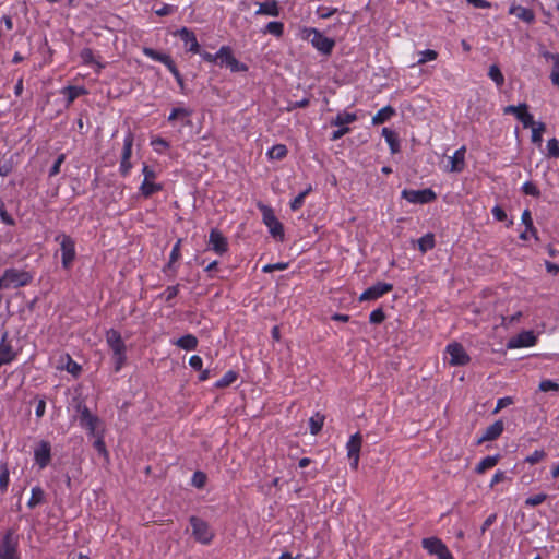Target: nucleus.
Instances as JSON below:
<instances>
[{
    "label": "nucleus",
    "mask_w": 559,
    "mask_h": 559,
    "mask_svg": "<svg viewBox=\"0 0 559 559\" xmlns=\"http://www.w3.org/2000/svg\"><path fill=\"white\" fill-rule=\"evenodd\" d=\"M385 320V313L382 308H377L369 314V321L372 324H380Z\"/></svg>",
    "instance_id": "nucleus-55"
},
{
    "label": "nucleus",
    "mask_w": 559,
    "mask_h": 559,
    "mask_svg": "<svg viewBox=\"0 0 559 559\" xmlns=\"http://www.w3.org/2000/svg\"><path fill=\"white\" fill-rule=\"evenodd\" d=\"M337 12V9L336 8H329V7H324V5H320L318 7L317 9V14L320 19H329L331 17L332 15H334L335 13Z\"/></svg>",
    "instance_id": "nucleus-60"
},
{
    "label": "nucleus",
    "mask_w": 559,
    "mask_h": 559,
    "mask_svg": "<svg viewBox=\"0 0 559 559\" xmlns=\"http://www.w3.org/2000/svg\"><path fill=\"white\" fill-rule=\"evenodd\" d=\"M509 14L516 16L519 20L532 24L535 22V13L532 9L512 4L509 8Z\"/></svg>",
    "instance_id": "nucleus-23"
},
{
    "label": "nucleus",
    "mask_w": 559,
    "mask_h": 559,
    "mask_svg": "<svg viewBox=\"0 0 559 559\" xmlns=\"http://www.w3.org/2000/svg\"><path fill=\"white\" fill-rule=\"evenodd\" d=\"M302 38L310 39L311 45L323 56H330L335 47L333 38L324 36L319 29L313 27H305L302 29Z\"/></svg>",
    "instance_id": "nucleus-2"
},
{
    "label": "nucleus",
    "mask_w": 559,
    "mask_h": 559,
    "mask_svg": "<svg viewBox=\"0 0 559 559\" xmlns=\"http://www.w3.org/2000/svg\"><path fill=\"white\" fill-rule=\"evenodd\" d=\"M544 58L552 61V69L550 72L551 83L559 88V53L546 51L543 53Z\"/></svg>",
    "instance_id": "nucleus-29"
},
{
    "label": "nucleus",
    "mask_w": 559,
    "mask_h": 559,
    "mask_svg": "<svg viewBox=\"0 0 559 559\" xmlns=\"http://www.w3.org/2000/svg\"><path fill=\"white\" fill-rule=\"evenodd\" d=\"M142 52L147 58L165 64L167 69H169L171 66L175 64L173 58L169 55L160 52V51H157V50H155L153 48L144 47L142 49Z\"/></svg>",
    "instance_id": "nucleus-24"
},
{
    "label": "nucleus",
    "mask_w": 559,
    "mask_h": 559,
    "mask_svg": "<svg viewBox=\"0 0 559 559\" xmlns=\"http://www.w3.org/2000/svg\"><path fill=\"white\" fill-rule=\"evenodd\" d=\"M227 68L236 73V72H247L249 70L248 66L246 63L240 62L236 57L234 56L231 60L228 62Z\"/></svg>",
    "instance_id": "nucleus-51"
},
{
    "label": "nucleus",
    "mask_w": 559,
    "mask_h": 559,
    "mask_svg": "<svg viewBox=\"0 0 559 559\" xmlns=\"http://www.w3.org/2000/svg\"><path fill=\"white\" fill-rule=\"evenodd\" d=\"M532 142L540 144L543 141V132L545 131V123L538 122L532 127Z\"/></svg>",
    "instance_id": "nucleus-48"
},
{
    "label": "nucleus",
    "mask_w": 559,
    "mask_h": 559,
    "mask_svg": "<svg viewBox=\"0 0 559 559\" xmlns=\"http://www.w3.org/2000/svg\"><path fill=\"white\" fill-rule=\"evenodd\" d=\"M281 13V8L276 0H267L262 3H259V9L255 11V15H266V16H278Z\"/></svg>",
    "instance_id": "nucleus-25"
},
{
    "label": "nucleus",
    "mask_w": 559,
    "mask_h": 559,
    "mask_svg": "<svg viewBox=\"0 0 559 559\" xmlns=\"http://www.w3.org/2000/svg\"><path fill=\"white\" fill-rule=\"evenodd\" d=\"M106 342L112 352L115 371L119 372L127 361V346L119 331L109 329L106 332Z\"/></svg>",
    "instance_id": "nucleus-1"
},
{
    "label": "nucleus",
    "mask_w": 559,
    "mask_h": 559,
    "mask_svg": "<svg viewBox=\"0 0 559 559\" xmlns=\"http://www.w3.org/2000/svg\"><path fill=\"white\" fill-rule=\"evenodd\" d=\"M45 492L41 487L35 486L32 488L31 498L27 501V507L34 509L35 507L44 503Z\"/></svg>",
    "instance_id": "nucleus-36"
},
{
    "label": "nucleus",
    "mask_w": 559,
    "mask_h": 559,
    "mask_svg": "<svg viewBox=\"0 0 559 559\" xmlns=\"http://www.w3.org/2000/svg\"><path fill=\"white\" fill-rule=\"evenodd\" d=\"M521 189H522V192L526 195H531V197H535V198H538L540 195L539 189L532 181L524 182Z\"/></svg>",
    "instance_id": "nucleus-52"
},
{
    "label": "nucleus",
    "mask_w": 559,
    "mask_h": 559,
    "mask_svg": "<svg viewBox=\"0 0 559 559\" xmlns=\"http://www.w3.org/2000/svg\"><path fill=\"white\" fill-rule=\"evenodd\" d=\"M450 356V365L452 366H465L469 362V356L460 343H450L445 348Z\"/></svg>",
    "instance_id": "nucleus-17"
},
{
    "label": "nucleus",
    "mask_w": 559,
    "mask_h": 559,
    "mask_svg": "<svg viewBox=\"0 0 559 559\" xmlns=\"http://www.w3.org/2000/svg\"><path fill=\"white\" fill-rule=\"evenodd\" d=\"M192 536L202 545H209L214 538V532L203 519L192 515L189 519Z\"/></svg>",
    "instance_id": "nucleus-7"
},
{
    "label": "nucleus",
    "mask_w": 559,
    "mask_h": 559,
    "mask_svg": "<svg viewBox=\"0 0 559 559\" xmlns=\"http://www.w3.org/2000/svg\"><path fill=\"white\" fill-rule=\"evenodd\" d=\"M401 198L413 204H428L437 199V194L430 188L423 190L404 189L401 192Z\"/></svg>",
    "instance_id": "nucleus-9"
},
{
    "label": "nucleus",
    "mask_w": 559,
    "mask_h": 559,
    "mask_svg": "<svg viewBox=\"0 0 559 559\" xmlns=\"http://www.w3.org/2000/svg\"><path fill=\"white\" fill-rule=\"evenodd\" d=\"M64 160H66V155L64 154H60L57 157V159L55 160V163L51 166V168L49 169V177L57 176L60 173V168H61L62 164L64 163Z\"/></svg>",
    "instance_id": "nucleus-61"
},
{
    "label": "nucleus",
    "mask_w": 559,
    "mask_h": 559,
    "mask_svg": "<svg viewBox=\"0 0 559 559\" xmlns=\"http://www.w3.org/2000/svg\"><path fill=\"white\" fill-rule=\"evenodd\" d=\"M536 335L532 331H523L515 337L511 338L508 343L509 348L530 347L535 345Z\"/></svg>",
    "instance_id": "nucleus-20"
},
{
    "label": "nucleus",
    "mask_w": 559,
    "mask_h": 559,
    "mask_svg": "<svg viewBox=\"0 0 559 559\" xmlns=\"http://www.w3.org/2000/svg\"><path fill=\"white\" fill-rule=\"evenodd\" d=\"M173 35L179 37L183 41L186 51L191 53H200V44L193 31L183 26L174 32Z\"/></svg>",
    "instance_id": "nucleus-14"
},
{
    "label": "nucleus",
    "mask_w": 559,
    "mask_h": 559,
    "mask_svg": "<svg viewBox=\"0 0 559 559\" xmlns=\"http://www.w3.org/2000/svg\"><path fill=\"white\" fill-rule=\"evenodd\" d=\"M312 191V187L308 186L304 191H301L297 197L292 200L289 206L292 211L299 210L305 202L306 197Z\"/></svg>",
    "instance_id": "nucleus-45"
},
{
    "label": "nucleus",
    "mask_w": 559,
    "mask_h": 559,
    "mask_svg": "<svg viewBox=\"0 0 559 559\" xmlns=\"http://www.w3.org/2000/svg\"><path fill=\"white\" fill-rule=\"evenodd\" d=\"M488 76L496 83L498 87H501L504 84V76L497 64H491L489 67Z\"/></svg>",
    "instance_id": "nucleus-44"
},
{
    "label": "nucleus",
    "mask_w": 559,
    "mask_h": 559,
    "mask_svg": "<svg viewBox=\"0 0 559 559\" xmlns=\"http://www.w3.org/2000/svg\"><path fill=\"white\" fill-rule=\"evenodd\" d=\"M181 243H182V239H178L176 241V243L173 246V249L170 251V254H169V261L168 263L166 264L164 271H167V270H173L174 273L177 272V269L174 267V264L175 262H177L180 257H181V253H180V249H181Z\"/></svg>",
    "instance_id": "nucleus-35"
},
{
    "label": "nucleus",
    "mask_w": 559,
    "mask_h": 559,
    "mask_svg": "<svg viewBox=\"0 0 559 559\" xmlns=\"http://www.w3.org/2000/svg\"><path fill=\"white\" fill-rule=\"evenodd\" d=\"M13 170V162L11 159H4L0 162V176L7 177Z\"/></svg>",
    "instance_id": "nucleus-64"
},
{
    "label": "nucleus",
    "mask_w": 559,
    "mask_h": 559,
    "mask_svg": "<svg viewBox=\"0 0 559 559\" xmlns=\"http://www.w3.org/2000/svg\"><path fill=\"white\" fill-rule=\"evenodd\" d=\"M34 276L32 273L24 271V270H17L14 267L7 269L2 276H0V284L2 289L3 288H19L27 286L32 283Z\"/></svg>",
    "instance_id": "nucleus-3"
},
{
    "label": "nucleus",
    "mask_w": 559,
    "mask_h": 559,
    "mask_svg": "<svg viewBox=\"0 0 559 559\" xmlns=\"http://www.w3.org/2000/svg\"><path fill=\"white\" fill-rule=\"evenodd\" d=\"M180 285L176 284L173 286H168L162 294L160 297L165 299V301L169 305H171V300L177 297L179 294Z\"/></svg>",
    "instance_id": "nucleus-47"
},
{
    "label": "nucleus",
    "mask_w": 559,
    "mask_h": 559,
    "mask_svg": "<svg viewBox=\"0 0 559 559\" xmlns=\"http://www.w3.org/2000/svg\"><path fill=\"white\" fill-rule=\"evenodd\" d=\"M151 145L153 146L154 151L159 154L163 152V150L169 147V143L165 139L159 136L153 139L151 141Z\"/></svg>",
    "instance_id": "nucleus-58"
},
{
    "label": "nucleus",
    "mask_w": 559,
    "mask_h": 559,
    "mask_svg": "<svg viewBox=\"0 0 559 559\" xmlns=\"http://www.w3.org/2000/svg\"><path fill=\"white\" fill-rule=\"evenodd\" d=\"M546 455L547 454L544 450H535L532 454L527 455L524 461L531 465H534L544 460Z\"/></svg>",
    "instance_id": "nucleus-54"
},
{
    "label": "nucleus",
    "mask_w": 559,
    "mask_h": 559,
    "mask_svg": "<svg viewBox=\"0 0 559 559\" xmlns=\"http://www.w3.org/2000/svg\"><path fill=\"white\" fill-rule=\"evenodd\" d=\"M81 366L74 361L69 355H67L66 370L73 376H78L81 372Z\"/></svg>",
    "instance_id": "nucleus-59"
},
{
    "label": "nucleus",
    "mask_w": 559,
    "mask_h": 559,
    "mask_svg": "<svg viewBox=\"0 0 559 559\" xmlns=\"http://www.w3.org/2000/svg\"><path fill=\"white\" fill-rule=\"evenodd\" d=\"M257 206L262 214V221L267 227L269 233L272 237L282 240L284 238V226L276 217L273 209L262 202H259Z\"/></svg>",
    "instance_id": "nucleus-5"
},
{
    "label": "nucleus",
    "mask_w": 559,
    "mask_h": 559,
    "mask_svg": "<svg viewBox=\"0 0 559 559\" xmlns=\"http://www.w3.org/2000/svg\"><path fill=\"white\" fill-rule=\"evenodd\" d=\"M67 100V107L70 106L78 97L86 95L88 91L84 86L68 85L60 92Z\"/></svg>",
    "instance_id": "nucleus-26"
},
{
    "label": "nucleus",
    "mask_w": 559,
    "mask_h": 559,
    "mask_svg": "<svg viewBox=\"0 0 559 559\" xmlns=\"http://www.w3.org/2000/svg\"><path fill=\"white\" fill-rule=\"evenodd\" d=\"M76 411L79 413V419L81 427L85 428L91 436H95L96 433V427L99 423V418L95 415H93L88 407L83 404L79 403L76 406Z\"/></svg>",
    "instance_id": "nucleus-11"
},
{
    "label": "nucleus",
    "mask_w": 559,
    "mask_h": 559,
    "mask_svg": "<svg viewBox=\"0 0 559 559\" xmlns=\"http://www.w3.org/2000/svg\"><path fill=\"white\" fill-rule=\"evenodd\" d=\"M209 249L218 255H223L228 251V240L217 228H212L209 235Z\"/></svg>",
    "instance_id": "nucleus-13"
},
{
    "label": "nucleus",
    "mask_w": 559,
    "mask_h": 559,
    "mask_svg": "<svg viewBox=\"0 0 559 559\" xmlns=\"http://www.w3.org/2000/svg\"><path fill=\"white\" fill-rule=\"evenodd\" d=\"M465 154L466 146H461L457 148L454 154L449 158V171L450 173H462L465 168Z\"/></svg>",
    "instance_id": "nucleus-21"
},
{
    "label": "nucleus",
    "mask_w": 559,
    "mask_h": 559,
    "mask_svg": "<svg viewBox=\"0 0 559 559\" xmlns=\"http://www.w3.org/2000/svg\"><path fill=\"white\" fill-rule=\"evenodd\" d=\"M324 419H325L324 415L320 414L319 412L310 417L309 430H310L311 435L316 436L321 431V429L324 425Z\"/></svg>",
    "instance_id": "nucleus-40"
},
{
    "label": "nucleus",
    "mask_w": 559,
    "mask_h": 559,
    "mask_svg": "<svg viewBox=\"0 0 559 559\" xmlns=\"http://www.w3.org/2000/svg\"><path fill=\"white\" fill-rule=\"evenodd\" d=\"M284 23L280 21H271L269 22L264 28L261 31L263 34L273 35L276 38H281L284 35Z\"/></svg>",
    "instance_id": "nucleus-34"
},
{
    "label": "nucleus",
    "mask_w": 559,
    "mask_h": 559,
    "mask_svg": "<svg viewBox=\"0 0 559 559\" xmlns=\"http://www.w3.org/2000/svg\"><path fill=\"white\" fill-rule=\"evenodd\" d=\"M171 344L185 350H195L199 341L193 334H186L175 341H171Z\"/></svg>",
    "instance_id": "nucleus-27"
},
{
    "label": "nucleus",
    "mask_w": 559,
    "mask_h": 559,
    "mask_svg": "<svg viewBox=\"0 0 559 559\" xmlns=\"http://www.w3.org/2000/svg\"><path fill=\"white\" fill-rule=\"evenodd\" d=\"M357 120V116L354 112H338L335 118L332 119L331 124L336 127H347Z\"/></svg>",
    "instance_id": "nucleus-33"
},
{
    "label": "nucleus",
    "mask_w": 559,
    "mask_h": 559,
    "mask_svg": "<svg viewBox=\"0 0 559 559\" xmlns=\"http://www.w3.org/2000/svg\"><path fill=\"white\" fill-rule=\"evenodd\" d=\"M539 390L542 392H549V391L557 392V391H559V383L554 380L546 379V380L540 381Z\"/></svg>",
    "instance_id": "nucleus-56"
},
{
    "label": "nucleus",
    "mask_w": 559,
    "mask_h": 559,
    "mask_svg": "<svg viewBox=\"0 0 559 559\" xmlns=\"http://www.w3.org/2000/svg\"><path fill=\"white\" fill-rule=\"evenodd\" d=\"M547 497L548 496L546 493L540 492V493H537V495L526 498L524 503L526 507H537V506L542 504L544 501H546Z\"/></svg>",
    "instance_id": "nucleus-53"
},
{
    "label": "nucleus",
    "mask_w": 559,
    "mask_h": 559,
    "mask_svg": "<svg viewBox=\"0 0 559 559\" xmlns=\"http://www.w3.org/2000/svg\"><path fill=\"white\" fill-rule=\"evenodd\" d=\"M55 240L60 243L62 267L70 270L76 258L74 239L69 235L60 234L56 236Z\"/></svg>",
    "instance_id": "nucleus-6"
},
{
    "label": "nucleus",
    "mask_w": 559,
    "mask_h": 559,
    "mask_svg": "<svg viewBox=\"0 0 559 559\" xmlns=\"http://www.w3.org/2000/svg\"><path fill=\"white\" fill-rule=\"evenodd\" d=\"M506 115H514L523 124L524 128H530L535 124L534 117L527 111V105L525 103L519 104L518 106L509 105L503 109Z\"/></svg>",
    "instance_id": "nucleus-15"
},
{
    "label": "nucleus",
    "mask_w": 559,
    "mask_h": 559,
    "mask_svg": "<svg viewBox=\"0 0 559 559\" xmlns=\"http://www.w3.org/2000/svg\"><path fill=\"white\" fill-rule=\"evenodd\" d=\"M547 151L550 157H559V141L555 138L547 143Z\"/></svg>",
    "instance_id": "nucleus-62"
},
{
    "label": "nucleus",
    "mask_w": 559,
    "mask_h": 559,
    "mask_svg": "<svg viewBox=\"0 0 559 559\" xmlns=\"http://www.w3.org/2000/svg\"><path fill=\"white\" fill-rule=\"evenodd\" d=\"M0 559H21L19 537L14 530H7L0 538Z\"/></svg>",
    "instance_id": "nucleus-4"
},
{
    "label": "nucleus",
    "mask_w": 559,
    "mask_h": 559,
    "mask_svg": "<svg viewBox=\"0 0 559 559\" xmlns=\"http://www.w3.org/2000/svg\"><path fill=\"white\" fill-rule=\"evenodd\" d=\"M216 57H217V64L219 67H227L228 66V62L231 60V58L234 57L233 55V50L229 46H222L217 52H216Z\"/></svg>",
    "instance_id": "nucleus-38"
},
{
    "label": "nucleus",
    "mask_w": 559,
    "mask_h": 559,
    "mask_svg": "<svg viewBox=\"0 0 559 559\" xmlns=\"http://www.w3.org/2000/svg\"><path fill=\"white\" fill-rule=\"evenodd\" d=\"M288 150L284 144H275L266 152L269 159L282 160L287 156Z\"/></svg>",
    "instance_id": "nucleus-37"
},
{
    "label": "nucleus",
    "mask_w": 559,
    "mask_h": 559,
    "mask_svg": "<svg viewBox=\"0 0 559 559\" xmlns=\"http://www.w3.org/2000/svg\"><path fill=\"white\" fill-rule=\"evenodd\" d=\"M191 115H192L191 109L185 108V107H176V108L171 109L167 120L169 122H174L176 119L189 118Z\"/></svg>",
    "instance_id": "nucleus-46"
},
{
    "label": "nucleus",
    "mask_w": 559,
    "mask_h": 559,
    "mask_svg": "<svg viewBox=\"0 0 559 559\" xmlns=\"http://www.w3.org/2000/svg\"><path fill=\"white\" fill-rule=\"evenodd\" d=\"M80 58L85 66H95L96 72L99 73L105 64L95 59L94 52L91 48H83L80 52Z\"/></svg>",
    "instance_id": "nucleus-28"
},
{
    "label": "nucleus",
    "mask_w": 559,
    "mask_h": 559,
    "mask_svg": "<svg viewBox=\"0 0 559 559\" xmlns=\"http://www.w3.org/2000/svg\"><path fill=\"white\" fill-rule=\"evenodd\" d=\"M134 136L131 131H129L123 139V148L121 154V159H130L132 155Z\"/></svg>",
    "instance_id": "nucleus-43"
},
{
    "label": "nucleus",
    "mask_w": 559,
    "mask_h": 559,
    "mask_svg": "<svg viewBox=\"0 0 559 559\" xmlns=\"http://www.w3.org/2000/svg\"><path fill=\"white\" fill-rule=\"evenodd\" d=\"M500 460V455H488L479 461V463L475 466V473L484 474L487 469L495 467Z\"/></svg>",
    "instance_id": "nucleus-32"
},
{
    "label": "nucleus",
    "mask_w": 559,
    "mask_h": 559,
    "mask_svg": "<svg viewBox=\"0 0 559 559\" xmlns=\"http://www.w3.org/2000/svg\"><path fill=\"white\" fill-rule=\"evenodd\" d=\"M361 444L362 438L359 432H356L353 436H350L349 440L346 443L347 456L349 460V465L353 469L358 468Z\"/></svg>",
    "instance_id": "nucleus-12"
},
{
    "label": "nucleus",
    "mask_w": 559,
    "mask_h": 559,
    "mask_svg": "<svg viewBox=\"0 0 559 559\" xmlns=\"http://www.w3.org/2000/svg\"><path fill=\"white\" fill-rule=\"evenodd\" d=\"M8 338L9 332L4 331L0 340V367L13 362L19 355V353L14 350L13 346L11 345V342H9Z\"/></svg>",
    "instance_id": "nucleus-18"
},
{
    "label": "nucleus",
    "mask_w": 559,
    "mask_h": 559,
    "mask_svg": "<svg viewBox=\"0 0 559 559\" xmlns=\"http://www.w3.org/2000/svg\"><path fill=\"white\" fill-rule=\"evenodd\" d=\"M238 379V372L228 370L219 380L214 384L216 389H224L231 385Z\"/></svg>",
    "instance_id": "nucleus-41"
},
{
    "label": "nucleus",
    "mask_w": 559,
    "mask_h": 559,
    "mask_svg": "<svg viewBox=\"0 0 559 559\" xmlns=\"http://www.w3.org/2000/svg\"><path fill=\"white\" fill-rule=\"evenodd\" d=\"M396 110L391 105H388L380 110L372 117V124L379 126L386 121H389L393 116H395Z\"/></svg>",
    "instance_id": "nucleus-30"
},
{
    "label": "nucleus",
    "mask_w": 559,
    "mask_h": 559,
    "mask_svg": "<svg viewBox=\"0 0 559 559\" xmlns=\"http://www.w3.org/2000/svg\"><path fill=\"white\" fill-rule=\"evenodd\" d=\"M423 548L438 559H454L448 546L438 537H427L421 540Z\"/></svg>",
    "instance_id": "nucleus-10"
},
{
    "label": "nucleus",
    "mask_w": 559,
    "mask_h": 559,
    "mask_svg": "<svg viewBox=\"0 0 559 559\" xmlns=\"http://www.w3.org/2000/svg\"><path fill=\"white\" fill-rule=\"evenodd\" d=\"M206 474L201 472V471H197L193 473L192 475V479H191V484L195 487V488H203L206 484Z\"/></svg>",
    "instance_id": "nucleus-50"
},
{
    "label": "nucleus",
    "mask_w": 559,
    "mask_h": 559,
    "mask_svg": "<svg viewBox=\"0 0 559 559\" xmlns=\"http://www.w3.org/2000/svg\"><path fill=\"white\" fill-rule=\"evenodd\" d=\"M393 289V285L390 283L378 282L371 287L367 288L360 296L359 301L376 300L383 295L390 293Z\"/></svg>",
    "instance_id": "nucleus-19"
},
{
    "label": "nucleus",
    "mask_w": 559,
    "mask_h": 559,
    "mask_svg": "<svg viewBox=\"0 0 559 559\" xmlns=\"http://www.w3.org/2000/svg\"><path fill=\"white\" fill-rule=\"evenodd\" d=\"M381 134L385 139V142L388 143L391 152L397 153L400 151V141L397 133L389 128H383Z\"/></svg>",
    "instance_id": "nucleus-31"
},
{
    "label": "nucleus",
    "mask_w": 559,
    "mask_h": 559,
    "mask_svg": "<svg viewBox=\"0 0 559 559\" xmlns=\"http://www.w3.org/2000/svg\"><path fill=\"white\" fill-rule=\"evenodd\" d=\"M142 174L144 178L139 188V191L142 197L148 199L154 193H157L163 190V185L154 181L157 177V174L153 168H151L146 164H143Z\"/></svg>",
    "instance_id": "nucleus-8"
},
{
    "label": "nucleus",
    "mask_w": 559,
    "mask_h": 559,
    "mask_svg": "<svg viewBox=\"0 0 559 559\" xmlns=\"http://www.w3.org/2000/svg\"><path fill=\"white\" fill-rule=\"evenodd\" d=\"M436 246L435 235L432 233H427L423 237L418 239V249L421 253H426L427 251L433 249Z\"/></svg>",
    "instance_id": "nucleus-39"
},
{
    "label": "nucleus",
    "mask_w": 559,
    "mask_h": 559,
    "mask_svg": "<svg viewBox=\"0 0 559 559\" xmlns=\"http://www.w3.org/2000/svg\"><path fill=\"white\" fill-rule=\"evenodd\" d=\"M169 72L174 75L181 93H185V90H186V84H185V81H183V78L182 75L180 74L178 68L176 64L171 66L169 69Z\"/></svg>",
    "instance_id": "nucleus-57"
},
{
    "label": "nucleus",
    "mask_w": 559,
    "mask_h": 559,
    "mask_svg": "<svg viewBox=\"0 0 559 559\" xmlns=\"http://www.w3.org/2000/svg\"><path fill=\"white\" fill-rule=\"evenodd\" d=\"M10 484V471L7 462L0 463V491L5 492Z\"/></svg>",
    "instance_id": "nucleus-42"
},
{
    "label": "nucleus",
    "mask_w": 559,
    "mask_h": 559,
    "mask_svg": "<svg viewBox=\"0 0 559 559\" xmlns=\"http://www.w3.org/2000/svg\"><path fill=\"white\" fill-rule=\"evenodd\" d=\"M419 59L417 60V64H424L428 61L436 60L438 58V52L432 49H426L418 52Z\"/></svg>",
    "instance_id": "nucleus-49"
},
{
    "label": "nucleus",
    "mask_w": 559,
    "mask_h": 559,
    "mask_svg": "<svg viewBox=\"0 0 559 559\" xmlns=\"http://www.w3.org/2000/svg\"><path fill=\"white\" fill-rule=\"evenodd\" d=\"M35 464L40 468H46L51 461V444L49 441L41 440L34 449Z\"/></svg>",
    "instance_id": "nucleus-16"
},
{
    "label": "nucleus",
    "mask_w": 559,
    "mask_h": 559,
    "mask_svg": "<svg viewBox=\"0 0 559 559\" xmlns=\"http://www.w3.org/2000/svg\"><path fill=\"white\" fill-rule=\"evenodd\" d=\"M504 426L502 420H496L493 424L488 426L483 436L477 440V444H481L485 441H493L498 439L503 432Z\"/></svg>",
    "instance_id": "nucleus-22"
},
{
    "label": "nucleus",
    "mask_w": 559,
    "mask_h": 559,
    "mask_svg": "<svg viewBox=\"0 0 559 559\" xmlns=\"http://www.w3.org/2000/svg\"><path fill=\"white\" fill-rule=\"evenodd\" d=\"M0 219L8 226H14V218L8 213L3 203H0Z\"/></svg>",
    "instance_id": "nucleus-63"
}]
</instances>
